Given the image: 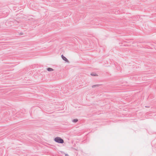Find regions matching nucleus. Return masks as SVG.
Listing matches in <instances>:
<instances>
[{
  "instance_id": "nucleus-1",
  "label": "nucleus",
  "mask_w": 156,
  "mask_h": 156,
  "mask_svg": "<svg viewBox=\"0 0 156 156\" xmlns=\"http://www.w3.org/2000/svg\"><path fill=\"white\" fill-rule=\"evenodd\" d=\"M54 140L56 142L60 144H63L64 142L63 140L60 137H56L54 138Z\"/></svg>"
},
{
  "instance_id": "nucleus-2",
  "label": "nucleus",
  "mask_w": 156,
  "mask_h": 156,
  "mask_svg": "<svg viewBox=\"0 0 156 156\" xmlns=\"http://www.w3.org/2000/svg\"><path fill=\"white\" fill-rule=\"evenodd\" d=\"M61 57L66 62H68L69 60H68V59L65 57L63 55H61Z\"/></svg>"
},
{
  "instance_id": "nucleus-3",
  "label": "nucleus",
  "mask_w": 156,
  "mask_h": 156,
  "mask_svg": "<svg viewBox=\"0 0 156 156\" xmlns=\"http://www.w3.org/2000/svg\"><path fill=\"white\" fill-rule=\"evenodd\" d=\"M47 70L49 72L53 71L54 70V69L51 68H48L47 69Z\"/></svg>"
},
{
  "instance_id": "nucleus-4",
  "label": "nucleus",
  "mask_w": 156,
  "mask_h": 156,
  "mask_svg": "<svg viewBox=\"0 0 156 156\" xmlns=\"http://www.w3.org/2000/svg\"><path fill=\"white\" fill-rule=\"evenodd\" d=\"M78 121V119H73L72 120V122L75 123H76Z\"/></svg>"
},
{
  "instance_id": "nucleus-5",
  "label": "nucleus",
  "mask_w": 156,
  "mask_h": 156,
  "mask_svg": "<svg viewBox=\"0 0 156 156\" xmlns=\"http://www.w3.org/2000/svg\"><path fill=\"white\" fill-rule=\"evenodd\" d=\"M100 85V84H96L95 85H93L92 86V88H94L96 87H98Z\"/></svg>"
},
{
  "instance_id": "nucleus-6",
  "label": "nucleus",
  "mask_w": 156,
  "mask_h": 156,
  "mask_svg": "<svg viewBox=\"0 0 156 156\" xmlns=\"http://www.w3.org/2000/svg\"><path fill=\"white\" fill-rule=\"evenodd\" d=\"M90 75L92 76H97L98 75L96 73H92L90 74Z\"/></svg>"
},
{
  "instance_id": "nucleus-7",
  "label": "nucleus",
  "mask_w": 156,
  "mask_h": 156,
  "mask_svg": "<svg viewBox=\"0 0 156 156\" xmlns=\"http://www.w3.org/2000/svg\"><path fill=\"white\" fill-rule=\"evenodd\" d=\"M65 156H69V155L67 154H66Z\"/></svg>"
},
{
  "instance_id": "nucleus-8",
  "label": "nucleus",
  "mask_w": 156,
  "mask_h": 156,
  "mask_svg": "<svg viewBox=\"0 0 156 156\" xmlns=\"http://www.w3.org/2000/svg\"><path fill=\"white\" fill-rule=\"evenodd\" d=\"M23 34V33L22 32H21L20 33V35H22Z\"/></svg>"
},
{
  "instance_id": "nucleus-9",
  "label": "nucleus",
  "mask_w": 156,
  "mask_h": 156,
  "mask_svg": "<svg viewBox=\"0 0 156 156\" xmlns=\"http://www.w3.org/2000/svg\"><path fill=\"white\" fill-rule=\"evenodd\" d=\"M146 107H149L148 106H145Z\"/></svg>"
}]
</instances>
